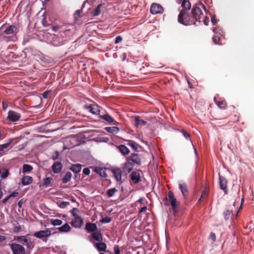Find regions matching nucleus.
<instances>
[{
  "instance_id": "nucleus-1",
  "label": "nucleus",
  "mask_w": 254,
  "mask_h": 254,
  "mask_svg": "<svg viewBox=\"0 0 254 254\" xmlns=\"http://www.w3.org/2000/svg\"><path fill=\"white\" fill-rule=\"evenodd\" d=\"M178 21L179 23L185 25L195 24V21L192 20V18L189 14V12H185V11H180L178 15Z\"/></svg>"
},
{
  "instance_id": "nucleus-2",
  "label": "nucleus",
  "mask_w": 254,
  "mask_h": 254,
  "mask_svg": "<svg viewBox=\"0 0 254 254\" xmlns=\"http://www.w3.org/2000/svg\"><path fill=\"white\" fill-rule=\"evenodd\" d=\"M80 144V140L76 135H72L64 138V149H69Z\"/></svg>"
},
{
  "instance_id": "nucleus-3",
  "label": "nucleus",
  "mask_w": 254,
  "mask_h": 254,
  "mask_svg": "<svg viewBox=\"0 0 254 254\" xmlns=\"http://www.w3.org/2000/svg\"><path fill=\"white\" fill-rule=\"evenodd\" d=\"M192 19H194L195 21L200 22V19L203 15V13L201 9L196 5H194L191 9Z\"/></svg>"
},
{
  "instance_id": "nucleus-4",
  "label": "nucleus",
  "mask_w": 254,
  "mask_h": 254,
  "mask_svg": "<svg viewBox=\"0 0 254 254\" xmlns=\"http://www.w3.org/2000/svg\"><path fill=\"white\" fill-rule=\"evenodd\" d=\"M51 235V231L48 229H46L45 230H41L36 232L34 233L33 235L37 238L42 239L43 241L46 242L47 238L50 236Z\"/></svg>"
},
{
  "instance_id": "nucleus-5",
  "label": "nucleus",
  "mask_w": 254,
  "mask_h": 254,
  "mask_svg": "<svg viewBox=\"0 0 254 254\" xmlns=\"http://www.w3.org/2000/svg\"><path fill=\"white\" fill-rule=\"evenodd\" d=\"M76 208H74L72 209V213L74 216V219L71 222V224L72 227H74L76 228H79L81 227L83 225V221L80 216H78L77 214L73 212V211L75 210Z\"/></svg>"
},
{
  "instance_id": "nucleus-6",
  "label": "nucleus",
  "mask_w": 254,
  "mask_h": 254,
  "mask_svg": "<svg viewBox=\"0 0 254 254\" xmlns=\"http://www.w3.org/2000/svg\"><path fill=\"white\" fill-rule=\"evenodd\" d=\"M9 245L13 254H24L25 253V248L20 245L12 243Z\"/></svg>"
},
{
  "instance_id": "nucleus-7",
  "label": "nucleus",
  "mask_w": 254,
  "mask_h": 254,
  "mask_svg": "<svg viewBox=\"0 0 254 254\" xmlns=\"http://www.w3.org/2000/svg\"><path fill=\"white\" fill-rule=\"evenodd\" d=\"M126 160L127 161L124 164L123 170L125 172L129 173L133 170L134 166L136 165L131 161L128 156L127 157Z\"/></svg>"
},
{
  "instance_id": "nucleus-8",
  "label": "nucleus",
  "mask_w": 254,
  "mask_h": 254,
  "mask_svg": "<svg viewBox=\"0 0 254 254\" xmlns=\"http://www.w3.org/2000/svg\"><path fill=\"white\" fill-rule=\"evenodd\" d=\"M21 118V115L15 111L10 110L8 112L7 119L10 122L18 121Z\"/></svg>"
},
{
  "instance_id": "nucleus-9",
  "label": "nucleus",
  "mask_w": 254,
  "mask_h": 254,
  "mask_svg": "<svg viewBox=\"0 0 254 254\" xmlns=\"http://www.w3.org/2000/svg\"><path fill=\"white\" fill-rule=\"evenodd\" d=\"M150 11L153 14H161L164 12V9L160 4L153 3L150 7Z\"/></svg>"
},
{
  "instance_id": "nucleus-10",
  "label": "nucleus",
  "mask_w": 254,
  "mask_h": 254,
  "mask_svg": "<svg viewBox=\"0 0 254 254\" xmlns=\"http://www.w3.org/2000/svg\"><path fill=\"white\" fill-rule=\"evenodd\" d=\"M128 157L136 166H139L141 165L140 154L138 153H131Z\"/></svg>"
},
{
  "instance_id": "nucleus-11",
  "label": "nucleus",
  "mask_w": 254,
  "mask_h": 254,
  "mask_svg": "<svg viewBox=\"0 0 254 254\" xmlns=\"http://www.w3.org/2000/svg\"><path fill=\"white\" fill-rule=\"evenodd\" d=\"M99 118L108 122L109 124H112L113 125L118 126L119 125V123L109 116L108 113H106L105 114H99Z\"/></svg>"
},
{
  "instance_id": "nucleus-12",
  "label": "nucleus",
  "mask_w": 254,
  "mask_h": 254,
  "mask_svg": "<svg viewBox=\"0 0 254 254\" xmlns=\"http://www.w3.org/2000/svg\"><path fill=\"white\" fill-rule=\"evenodd\" d=\"M168 198L170 201L171 205L172 207V209L174 212L176 211V208L177 206V202L176 199L174 197V194L172 191H169L168 194Z\"/></svg>"
},
{
  "instance_id": "nucleus-13",
  "label": "nucleus",
  "mask_w": 254,
  "mask_h": 254,
  "mask_svg": "<svg viewBox=\"0 0 254 254\" xmlns=\"http://www.w3.org/2000/svg\"><path fill=\"white\" fill-rule=\"evenodd\" d=\"M219 185L221 189L223 190L225 194L228 193V189L227 188V180L223 177H219Z\"/></svg>"
},
{
  "instance_id": "nucleus-14",
  "label": "nucleus",
  "mask_w": 254,
  "mask_h": 254,
  "mask_svg": "<svg viewBox=\"0 0 254 254\" xmlns=\"http://www.w3.org/2000/svg\"><path fill=\"white\" fill-rule=\"evenodd\" d=\"M130 179L134 184H137L141 181L140 173L136 171H133L130 175Z\"/></svg>"
},
{
  "instance_id": "nucleus-15",
  "label": "nucleus",
  "mask_w": 254,
  "mask_h": 254,
  "mask_svg": "<svg viewBox=\"0 0 254 254\" xmlns=\"http://www.w3.org/2000/svg\"><path fill=\"white\" fill-rule=\"evenodd\" d=\"M93 115H100V107L97 105H90L86 107Z\"/></svg>"
},
{
  "instance_id": "nucleus-16",
  "label": "nucleus",
  "mask_w": 254,
  "mask_h": 254,
  "mask_svg": "<svg viewBox=\"0 0 254 254\" xmlns=\"http://www.w3.org/2000/svg\"><path fill=\"white\" fill-rule=\"evenodd\" d=\"M85 229L86 231L88 233H93L95 231H97V225L95 223L87 222L85 225Z\"/></svg>"
},
{
  "instance_id": "nucleus-17",
  "label": "nucleus",
  "mask_w": 254,
  "mask_h": 254,
  "mask_svg": "<svg viewBox=\"0 0 254 254\" xmlns=\"http://www.w3.org/2000/svg\"><path fill=\"white\" fill-rule=\"evenodd\" d=\"M112 173L116 180L120 181L122 179V171L119 168H115L112 169Z\"/></svg>"
},
{
  "instance_id": "nucleus-18",
  "label": "nucleus",
  "mask_w": 254,
  "mask_h": 254,
  "mask_svg": "<svg viewBox=\"0 0 254 254\" xmlns=\"http://www.w3.org/2000/svg\"><path fill=\"white\" fill-rule=\"evenodd\" d=\"M22 244L26 246L27 247V249L31 250L34 248L35 242L34 240H32L31 238L26 237L25 242L22 243Z\"/></svg>"
},
{
  "instance_id": "nucleus-19",
  "label": "nucleus",
  "mask_w": 254,
  "mask_h": 254,
  "mask_svg": "<svg viewBox=\"0 0 254 254\" xmlns=\"http://www.w3.org/2000/svg\"><path fill=\"white\" fill-rule=\"evenodd\" d=\"M182 9L181 10H185V12H189L190 9L191 8V3L189 0H184L182 2Z\"/></svg>"
},
{
  "instance_id": "nucleus-20",
  "label": "nucleus",
  "mask_w": 254,
  "mask_h": 254,
  "mask_svg": "<svg viewBox=\"0 0 254 254\" xmlns=\"http://www.w3.org/2000/svg\"><path fill=\"white\" fill-rule=\"evenodd\" d=\"M117 148L118 149V150L122 153V154L125 156L128 154L130 152V151L127 148V147L123 144H121L117 146Z\"/></svg>"
},
{
  "instance_id": "nucleus-21",
  "label": "nucleus",
  "mask_w": 254,
  "mask_h": 254,
  "mask_svg": "<svg viewBox=\"0 0 254 254\" xmlns=\"http://www.w3.org/2000/svg\"><path fill=\"white\" fill-rule=\"evenodd\" d=\"M63 167V165L61 162H55L52 166V170L55 173H59Z\"/></svg>"
},
{
  "instance_id": "nucleus-22",
  "label": "nucleus",
  "mask_w": 254,
  "mask_h": 254,
  "mask_svg": "<svg viewBox=\"0 0 254 254\" xmlns=\"http://www.w3.org/2000/svg\"><path fill=\"white\" fill-rule=\"evenodd\" d=\"M95 247L100 252H106L107 245L104 242H99L95 244Z\"/></svg>"
},
{
  "instance_id": "nucleus-23",
  "label": "nucleus",
  "mask_w": 254,
  "mask_h": 254,
  "mask_svg": "<svg viewBox=\"0 0 254 254\" xmlns=\"http://www.w3.org/2000/svg\"><path fill=\"white\" fill-rule=\"evenodd\" d=\"M17 28L14 25H10L7 27L4 31L5 34L9 35L17 32Z\"/></svg>"
},
{
  "instance_id": "nucleus-24",
  "label": "nucleus",
  "mask_w": 254,
  "mask_h": 254,
  "mask_svg": "<svg viewBox=\"0 0 254 254\" xmlns=\"http://www.w3.org/2000/svg\"><path fill=\"white\" fill-rule=\"evenodd\" d=\"M146 124V122L140 119L139 117H136L134 119V125L137 127L145 125Z\"/></svg>"
},
{
  "instance_id": "nucleus-25",
  "label": "nucleus",
  "mask_w": 254,
  "mask_h": 254,
  "mask_svg": "<svg viewBox=\"0 0 254 254\" xmlns=\"http://www.w3.org/2000/svg\"><path fill=\"white\" fill-rule=\"evenodd\" d=\"M91 238L92 239L98 241V242H102V233L100 232H96L92 233L91 235Z\"/></svg>"
},
{
  "instance_id": "nucleus-26",
  "label": "nucleus",
  "mask_w": 254,
  "mask_h": 254,
  "mask_svg": "<svg viewBox=\"0 0 254 254\" xmlns=\"http://www.w3.org/2000/svg\"><path fill=\"white\" fill-rule=\"evenodd\" d=\"M94 171L102 178H107L108 177L105 170L102 168H95Z\"/></svg>"
},
{
  "instance_id": "nucleus-27",
  "label": "nucleus",
  "mask_w": 254,
  "mask_h": 254,
  "mask_svg": "<svg viewBox=\"0 0 254 254\" xmlns=\"http://www.w3.org/2000/svg\"><path fill=\"white\" fill-rule=\"evenodd\" d=\"M179 189L182 191V193L184 197H186L189 195V191L188 190V187L186 184H179Z\"/></svg>"
},
{
  "instance_id": "nucleus-28",
  "label": "nucleus",
  "mask_w": 254,
  "mask_h": 254,
  "mask_svg": "<svg viewBox=\"0 0 254 254\" xmlns=\"http://www.w3.org/2000/svg\"><path fill=\"white\" fill-rule=\"evenodd\" d=\"M32 177L25 176L22 178L21 183L23 186H26L32 183Z\"/></svg>"
},
{
  "instance_id": "nucleus-29",
  "label": "nucleus",
  "mask_w": 254,
  "mask_h": 254,
  "mask_svg": "<svg viewBox=\"0 0 254 254\" xmlns=\"http://www.w3.org/2000/svg\"><path fill=\"white\" fill-rule=\"evenodd\" d=\"M12 142L13 139H11L7 143L0 145V156H2L3 154V149L7 148Z\"/></svg>"
},
{
  "instance_id": "nucleus-30",
  "label": "nucleus",
  "mask_w": 254,
  "mask_h": 254,
  "mask_svg": "<svg viewBox=\"0 0 254 254\" xmlns=\"http://www.w3.org/2000/svg\"><path fill=\"white\" fill-rule=\"evenodd\" d=\"M126 141L127 142V144L128 145L130 146V147H131L133 150H134V151L137 150L139 145L138 144H137L136 142H135L133 141V140L128 139V140H127Z\"/></svg>"
},
{
  "instance_id": "nucleus-31",
  "label": "nucleus",
  "mask_w": 254,
  "mask_h": 254,
  "mask_svg": "<svg viewBox=\"0 0 254 254\" xmlns=\"http://www.w3.org/2000/svg\"><path fill=\"white\" fill-rule=\"evenodd\" d=\"M215 103L217 105V106L220 109L223 110L225 109L227 107V104L226 102L224 100L219 101H216L214 99Z\"/></svg>"
},
{
  "instance_id": "nucleus-32",
  "label": "nucleus",
  "mask_w": 254,
  "mask_h": 254,
  "mask_svg": "<svg viewBox=\"0 0 254 254\" xmlns=\"http://www.w3.org/2000/svg\"><path fill=\"white\" fill-rule=\"evenodd\" d=\"M70 170L75 173H77L81 171V165L79 164H73L71 166Z\"/></svg>"
},
{
  "instance_id": "nucleus-33",
  "label": "nucleus",
  "mask_w": 254,
  "mask_h": 254,
  "mask_svg": "<svg viewBox=\"0 0 254 254\" xmlns=\"http://www.w3.org/2000/svg\"><path fill=\"white\" fill-rule=\"evenodd\" d=\"M105 129L107 131L108 133H117L119 131V128L116 127H106Z\"/></svg>"
},
{
  "instance_id": "nucleus-34",
  "label": "nucleus",
  "mask_w": 254,
  "mask_h": 254,
  "mask_svg": "<svg viewBox=\"0 0 254 254\" xmlns=\"http://www.w3.org/2000/svg\"><path fill=\"white\" fill-rule=\"evenodd\" d=\"M102 4H99L97 7L93 10V11L92 12V14L93 16H96L100 14L101 12L102 11Z\"/></svg>"
},
{
  "instance_id": "nucleus-35",
  "label": "nucleus",
  "mask_w": 254,
  "mask_h": 254,
  "mask_svg": "<svg viewBox=\"0 0 254 254\" xmlns=\"http://www.w3.org/2000/svg\"><path fill=\"white\" fill-rule=\"evenodd\" d=\"M33 170V167L28 164H24L22 168V172L23 173H29Z\"/></svg>"
},
{
  "instance_id": "nucleus-36",
  "label": "nucleus",
  "mask_w": 254,
  "mask_h": 254,
  "mask_svg": "<svg viewBox=\"0 0 254 254\" xmlns=\"http://www.w3.org/2000/svg\"><path fill=\"white\" fill-rule=\"evenodd\" d=\"M50 221L51 224H52L54 226L61 225L63 223V222L61 220L57 219H50Z\"/></svg>"
},
{
  "instance_id": "nucleus-37",
  "label": "nucleus",
  "mask_w": 254,
  "mask_h": 254,
  "mask_svg": "<svg viewBox=\"0 0 254 254\" xmlns=\"http://www.w3.org/2000/svg\"><path fill=\"white\" fill-rule=\"evenodd\" d=\"M53 179L52 177H48L45 178L43 180V185L44 186H50L51 184L53 182Z\"/></svg>"
},
{
  "instance_id": "nucleus-38",
  "label": "nucleus",
  "mask_w": 254,
  "mask_h": 254,
  "mask_svg": "<svg viewBox=\"0 0 254 254\" xmlns=\"http://www.w3.org/2000/svg\"><path fill=\"white\" fill-rule=\"evenodd\" d=\"M116 191H118L117 189H116V188H112L108 190L107 191L106 193L108 196L112 197L114 195L115 192Z\"/></svg>"
},
{
  "instance_id": "nucleus-39",
  "label": "nucleus",
  "mask_w": 254,
  "mask_h": 254,
  "mask_svg": "<svg viewBox=\"0 0 254 254\" xmlns=\"http://www.w3.org/2000/svg\"><path fill=\"white\" fill-rule=\"evenodd\" d=\"M74 30V26L70 24H64V33Z\"/></svg>"
},
{
  "instance_id": "nucleus-40",
  "label": "nucleus",
  "mask_w": 254,
  "mask_h": 254,
  "mask_svg": "<svg viewBox=\"0 0 254 254\" xmlns=\"http://www.w3.org/2000/svg\"><path fill=\"white\" fill-rule=\"evenodd\" d=\"M26 238V236H17L14 238V240H17L22 244V243L25 242Z\"/></svg>"
},
{
  "instance_id": "nucleus-41",
  "label": "nucleus",
  "mask_w": 254,
  "mask_h": 254,
  "mask_svg": "<svg viewBox=\"0 0 254 254\" xmlns=\"http://www.w3.org/2000/svg\"><path fill=\"white\" fill-rule=\"evenodd\" d=\"M71 175V173L69 172L66 173L65 175L64 176V183L67 182L70 180Z\"/></svg>"
},
{
  "instance_id": "nucleus-42",
  "label": "nucleus",
  "mask_w": 254,
  "mask_h": 254,
  "mask_svg": "<svg viewBox=\"0 0 254 254\" xmlns=\"http://www.w3.org/2000/svg\"><path fill=\"white\" fill-rule=\"evenodd\" d=\"M207 197V192L205 190H203L202 194L198 199V202L200 203L202 201V199Z\"/></svg>"
},
{
  "instance_id": "nucleus-43",
  "label": "nucleus",
  "mask_w": 254,
  "mask_h": 254,
  "mask_svg": "<svg viewBox=\"0 0 254 254\" xmlns=\"http://www.w3.org/2000/svg\"><path fill=\"white\" fill-rule=\"evenodd\" d=\"M111 219L109 216H105L103 219L100 220V222L101 223H110L111 222Z\"/></svg>"
},
{
  "instance_id": "nucleus-44",
  "label": "nucleus",
  "mask_w": 254,
  "mask_h": 254,
  "mask_svg": "<svg viewBox=\"0 0 254 254\" xmlns=\"http://www.w3.org/2000/svg\"><path fill=\"white\" fill-rule=\"evenodd\" d=\"M220 40V38L218 36L214 35L213 37V41L214 42V43L215 44H220L219 41Z\"/></svg>"
},
{
  "instance_id": "nucleus-45",
  "label": "nucleus",
  "mask_w": 254,
  "mask_h": 254,
  "mask_svg": "<svg viewBox=\"0 0 254 254\" xmlns=\"http://www.w3.org/2000/svg\"><path fill=\"white\" fill-rule=\"evenodd\" d=\"M232 213V211H229L228 210L225 211L224 212V218L225 220H228L229 219V216Z\"/></svg>"
},
{
  "instance_id": "nucleus-46",
  "label": "nucleus",
  "mask_w": 254,
  "mask_h": 254,
  "mask_svg": "<svg viewBox=\"0 0 254 254\" xmlns=\"http://www.w3.org/2000/svg\"><path fill=\"white\" fill-rule=\"evenodd\" d=\"M9 41V38L6 36L0 35V42L6 41L8 42Z\"/></svg>"
},
{
  "instance_id": "nucleus-47",
  "label": "nucleus",
  "mask_w": 254,
  "mask_h": 254,
  "mask_svg": "<svg viewBox=\"0 0 254 254\" xmlns=\"http://www.w3.org/2000/svg\"><path fill=\"white\" fill-rule=\"evenodd\" d=\"M9 175V172L7 170H6L4 172L1 174V177L3 179L6 178Z\"/></svg>"
},
{
  "instance_id": "nucleus-48",
  "label": "nucleus",
  "mask_w": 254,
  "mask_h": 254,
  "mask_svg": "<svg viewBox=\"0 0 254 254\" xmlns=\"http://www.w3.org/2000/svg\"><path fill=\"white\" fill-rule=\"evenodd\" d=\"M51 93V92L50 91H46L42 94L43 97L47 99L49 97V95Z\"/></svg>"
},
{
  "instance_id": "nucleus-49",
  "label": "nucleus",
  "mask_w": 254,
  "mask_h": 254,
  "mask_svg": "<svg viewBox=\"0 0 254 254\" xmlns=\"http://www.w3.org/2000/svg\"><path fill=\"white\" fill-rule=\"evenodd\" d=\"M58 156H59V152L58 151H55L54 152V153L52 156V158L53 160H56L58 158Z\"/></svg>"
},
{
  "instance_id": "nucleus-50",
  "label": "nucleus",
  "mask_w": 254,
  "mask_h": 254,
  "mask_svg": "<svg viewBox=\"0 0 254 254\" xmlns=\"http://www.w3.org/2000/svg\"><path fill=\"white\" fill-rule=\"evenodd\" d=\"M83 172L85 175H89L90 173V170L88 168H85L83 170Z\"/></svg>"
},
{
  "instance_id": "nucleus-51",
  "label": "nucleus",
  "mask_w": 254,
  "mask_h": 254,
  "mask_svg": "<svg viewBox=\"0 0 254 254\" xmlns=\"http://www.w3.org/2000/svg\"><path fill=\"white\" fill-rule=\"evenodd\" d=\"M122 40H123V38H122V37L121 36H117L116 38L115 43L118 44V43L121 42L122 41Z\"/></svg>"
},
{
  "instance_id": "nucleus-52",
  "label": "nucleus",
  "mask_w": 254,
  "mask_h": 254,
  "mask_svg": "<svg viewBox=\"0 0 254 254\" xmlns=\"http://www.w3.org/2000/svg\"><path fill=\"white\" fill-rule=\"evenodd\" d=\"M210 238L211 240H212L213 242H215L216 240V235L214 233H211L210 234Z\"/></svg>"
},
{
  "instance_id": "nucleus-53",
  "label": "nucleus",
  "mask_w": 254,
  "mask_h": 254,
  "mask_svg": "<svg viewBox=\"0 0 254 254\" xmlns=\"http://www.w3.org/2000/svg\"><path fill=\"white\" fill-rule=\"evenodd\" d=\"M114 250L115 252V254H120V251L119 250L118 246H115L114 247Z\"/></svg>"
},
{
  "instance_id": "nucleus-54",
  "label": "nucleus",
  "mask_w": 254,
  "mask_h": 254,
  "mask_svg": "<svg viewBox=\"0 0 254 254\" xmlns=\"http://www.w3.org/2000/svg\"><path fill=\"white\" fill-rule=\"evenodd\" d=\"M70 229V226H69V224H67V223L64 224V232H69Z\"/></svg>"
},
{
  "instance_id": "nucleus-55",
  "label": "nucleus",
  "mask_w": 254,
  "mask_h": 254,
  "mask_svg": "<svg viewBox=\"0 0 254 254\" xmlns=\"http://www.w3.org/2000/svg\"><path fill=\"white\" fill-rule=\"evenodd\" d=\"M21 229V227L20 225L16 226L14 227L13 231L14 232H18Z\"/></svg>"
},
{
  "instance_id": "nucleus-56",
  "label": "nucleus",
  "mask_w": 254,
  "mask_h": 254,
  "mask_svg": "<svg viewBox=\"0 0 254 254\" xmlns=\"http://www.w3.org/2000/svg\"><path fill=\"white\" fill-rule=\"evenodd\" d=\"M182 132H183V135L186 138H188V137H189L190 136V134L188 133V132H187V131H185V130H182Z\"/></svg>"
},
{
  "instance_id": "nucleus-57",
  "label": "nucleus",
  "mask_w": 254,
  "mask_h": 254,
  "mask_svg": "<svg viewBox=\"0 0 254 254\" xmlns=\"http://www.w3.org/2000/svg\"><path fill=\"white\" fill-rule=\"evenodd\" d=\"M19 193L17 191H13L9 195L11 197H16L18 195Z\"/></svg>"
},
{
  "instance_id": "nucleus-58",
  "label": "nucleus",
  "mask_w": 254,
  "mask_h": 254,
  "mask_svg": "<svg viewBox=\"0 0 254 254\" xmlns=\"http://www.w3.org/2000/svg\"><path fill=\"white\" fill-rule=\"evenodd\" d=\"M7 105L6 103H5L4 102H2V109L3 110H5L7 108Z\"/></svg>"
},
{
  "instance_id": "nucleus-59",
  "label": "nucleus",
  "mask_w": 254,
  "mask_h": 254,
  "mask_svg": "<svg viewBox=\"0 0 254 254\" xmlns=\"http://www.w3.org/2000/svg\"><path fill=\"white\" fill-rule=\"evenodd\" d=\"M10 198V197L9 196V195H8L7 196H6V197H5L4 198H3L2 200V203H5L7 200Z\"/></svg>"
},
{
  "instance_id": "nucleus-60",
  "label": "nucleus",
  "mask_w": 254,
  "mask_h": 254,
  "mask_svg": "<svg viewBox=\"0 0 254 254\" xmlns=\"http://www.w3.org/2000/svg\"><path fill=\"white\" fill-rule=\"evenodd\" d=\"M211 21L214 24H215L217 23V21L215 16H213L211 17Z\"/></svg>"
},
{
  "instance_id": "nucleus-61",
  "label": "nucleus",
  "mask_w": 254,
  "mask_h": 254,
  "mask_svg": "<svg viewBox=\"0 0 254 254\" xmlns=\"http://www.w3.org/2000/svg\"><path fill=\"white\" fill-rule=\"evenodd\" d=\"M6 240V237L0 235V243Z\"/></svg>"
},
{
  "instance_id": "nucleus-62",
  "label": "nucleus",
  "mask_w": 254,
  "mask_h": 254,
  "mask_svg": "<svg viewBox=\"0 0 254 254\" xmlns=\"http://www.w3.org/2000/svg\"><path fill=\"white\" fill-rule=\"evenodd\" d=\"M81 11V10L78 9L76 10L75 13V17H77V16H80V12Z\"/></svg>"
},
{
  "instance_id": "nucleus-63",
  "label": "nucleus",
  "mask_w": 254,
  "mask_h": 254,
  "mask_svg": "<svg viewBox=\"0 0 254 254\" xmlns=\"http://www.w3.org/2000/svg\"><path fill=\"white\" fill-rule=\"evenodd\" d=\"M147 209V206H143V207H141L139 212L141 213V212H145V211H146Z\"/></svg>"
},
{
  "instance_id": "nucleus-64",
  "label": "nucleus",
  "mask_w": 254,
  "mask_h": 254,
  "mask_svg": "<svg viewBox=\"0 0 254 254\" xmlns=\"http://www.w3.org/2000/svg\"><path fill=\"white\" fill-rule=\"evenodd\" d=\"M208 22H209V18L207 16H205L204 20V23L205 25H207L208 24Z\"/></svg>"
}]
</instances>
